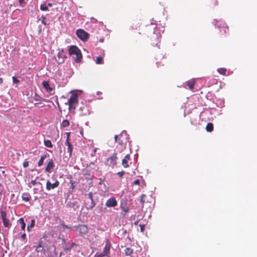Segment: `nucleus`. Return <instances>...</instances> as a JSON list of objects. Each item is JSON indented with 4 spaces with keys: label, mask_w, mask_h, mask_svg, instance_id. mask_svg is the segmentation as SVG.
Here are the masks:
<instances>
[{
    "label": "nucleus",
    "mask_w": 257,
    "mask_h": 257,
    "mask_svg": "<svg viewBox=\"0 0 257 257\" xmlns=\"http://www.w3.org/2000/svg\"><path fill=\"white\" fill-rule=\"evenodd\" d=\"M95 206L94 200H90L85 202V207L87 210L92 209Z\"/></svg>",
    "instance_id": "dca6fc26"
},
{
    "label": "nucleus",
    "mask_w": 257,
    "mask_h": 257,
    "mask_svg": "<svg viewBox=\"0 0 257 257\" xmlns=\"http://www.w3.org/2000/svg\"><path fill=\"white\" fill-rule=\"evenodd\" d=\"M41 19H42V21H41L42 23L44 25H46L47 23L45 21V20L46 19V17L44 15H43L41 17Z\"/></svg>",
    "instance_id": "58836bf2"
},
{
    "label": "nucleus",
    "mask_w": 257,
    "mask_h": 257,
    "mask_svg": "<svg viewBox=\"0 0 257 257\" xmlns=\"http://www.w3.org/2000/svg\"><path fill=\"white\" fill-rule=\"evenodd\" d=\"M117 155L113 153L110 157L107 159L106 165L110 167H114L116 164Z\"/></svg>",
    "instance_id": "39448f33"
},
{
    "label": "nucleus",
    "mask_w": 257,
    "mask_h": 257,
    "mask_svg": "<svg viewBox=\"0 0 257 257\" xmlns=\"http://www.w3.org/2000/svg\"><path fill=\"white\" fill-rule=\"evenodd\" d=\"M110 247L111 244L110 243L108 240H107L106 241L105 246L103 248L102 252L99 254L98 255H100V257L107 256L110 253Z\"/></svg>",
    "instance_id": "423d86ee"
},
{
    "label": "nucleus",
    "mask_w": 257,
    "mask_h": 257,
    "mask_svg": "<svg viewBox=\"0 0 257 257\" xmlns=\"http://www.w3.org/2000/svg\"><path fill=\"white\" fill-rule=\"evenodd\" d=\"M22 198L24 201L26 202H28L31 200V196L30 194L28 193H24L22 194Z\"/></svg>",
    "instance_id": "f3484780"
},
{
    "label": "nucleus",
    "mask_w": 257,
    "mask_h": 257,
    "mask_svg": "<svg viewBox=\"0 0 257 257\" xmlns=\"http://www.w3.org/2000/svg\"><path fill=\"white\" fill-rule=\"evenodd\" d=\"M69 121L67 119H64L63 120L61 125L63 127H67L69 125Z\"/></svg>",
    "instance_id": "cd10ccee"
},
{
    "label": "nucleus",
    "mask_w": 257,
    "mask_h": 257,
    "mask_svg": "<svg viewBox=\"0 0 257 257\" xmlns=\"http://www.w3.org/2000/svg\"><path fill=\"white\" fill-rule=\"evenodd\" d=\"M132 29H134V27H132Z\"/></svg>",
    "instance_id": "603ef678"
},
{
    "label": "nucleus",
    "mask_w": 257,
    "mask_h": 257,
    "mask_svg": "<svg viewBox=\"0 0 257 257\" xmlns=\"http://www.w3.org/2000/svg\"><path fill=\"white\" fill-rule=\"evenodd\" d=\"M40 10L43 11H46L48 10V8L46 4H42L40 6Z\"/></svg>",
    "instance_id": "72a5a7b5"
},
{
    "label": "nucleus",
    "mask_w": 257,
    "mask_h": 257,
    "mask_svg": "<svg viewBox=\"0 0 257 257\" xmlns=\"http://www.w3.org/2000/svg\"><path fill=\"white\" fill-rule=\"evenodd\" d=\"M139 221H140L139 220H136V221L134 222V224H135V225H138V223H139Z\"/></svg>",
    "instance_id": "de8ad7c7"
},
{
    "label": "nucleus",
    "mask_w": 257,
    "mask_h": 257,
    "mask_svg": "<svg viewBox=\"0 0 257 257\" xmlns=\"http://www.w3.org/2000/svg\"><path fill=\"white\" fill-rule=\"evenodd\" d=\"M66 145L68 146L67 152L68 153H69V156H71L73 150V146L69 141V135H68L67 137V139L66 141Z\"/></svg>",
    "instance_id": "ddd939ff"
},
{
    "label": "nucleus",
    "mask_w": 257,
    "mask_h": 257,
    "mask_svg": "<svg viewBox=\"0 0 257 257\" xmlns=\"http://www.w3.org/2000/svg\"><path fill=\"white\" fill-rule=\"evenodd\" d=\"M29 162L28 161H25L24 163H23V167L24 168H27V167H28L29 166Z\"/></svg>",
    "instance_id": "a18cd8bd"
},
{
    "label": "nucleus",
    "mask_w": 257,
    "mask_h": 257,
    "mask_svg": "<svg viewBox=\"0 0 257 257\" xmlns=\"http://www.w3.org/2000/svg\"><path fill=\"white\" fill-rule=\"evenodd\" d=\"M28 0H19V3L20 6L22 7H24L27 4V2Z\"/></svg>",
    "instance_id": "473e14b6"
},
{
    "label": "nucleus",
    "mask_w": 257,
    "mask_h": 257,
    "mask_svg": "<svg viewBox=\"0 0 257 257\" xmlns=\"http://www.w3.org/2000/svg\"><path fill=\"white\" fill-rule=\"evenodd\" d=\"M222 30L223 31L224 33H227L229 30L228 26L226 25L225 26V24H223V26L222 27V30H221L220 31L221 32Z\"/></svg>",
    "instance_id": "c9c22d12"
},
{
    "label": "nucleus",
    "mask_w": 257,
    "mask_h": 257,
    "mask_svg": "<svg viewBox=\"0 0 257 257\" xmlns=\"http://www.w3.org/2000/svg\"><path fill=\"white\" fill-rule=\"evenodd\" d=\"M54 167V164L53 160L51 159L49 160V162L47 165L46 167L45 168V171L48 173H51L52 172V170Z\"/></svg>",
    "instance_id": "f8f14e48"
},
{
    "label": "nucleus",
    "mask_w": 257,
    "mask_h": 257,
    "mask_svg": "<svg viewBox=\"0 0 257 257\" xmlns=\"http://www.w3.org/2000/svg\"><path fill=\"white\" fill-rule=\"evenodd\" d=\"M75 243H71L69 246H66L65 247H64V250H63V252H64V253H69V251L71 250V249L75 245Z\"/></svg>",
    "instance_id": "aec40b11"
},
{
    "label": "nucleus",
    "mask_w": 257,
    "mask_h": 257,
    "mask_svg": "<svg viewBox=\"0 0 257 257\" xmlns=\"http://www.w3.org/2000/svg\"><path fill=\"white\" fill-rule=\"evenodd\" d=\"M31 183L33 186H35V185H36L37 184L39 183V182H37V181H36V180H32V181H31Z\"/></svg>",
    "instance_id": "c03bdc74"
},
{
    "label": "nucleus",
    "mask_w": 257,
    "mask_h": 257,
    "mask_svg": "<svg viewBox=\"0 0 257 257\" xmlns=\"http://www.w3.org/2000/svg\"><path fill=\"white\" fill-rule=\"evenodd\" d=\"M95 62L97 64H102L103 63V57L102 56L97 57Z\"/></svg>",
    "instance_id": "c85d7f7f"
},
{
    "label": "nucleus",
    "mask_w": 257,
    "mask_h": 257,
    "mask_svg": "<svg viewBox=\"0 0 257 257\" xmlns=\"http://www.w3.org/2000/svg\"><path fill=\"white\" fill-rule=\"evenodd\" d=\"M58 57V60L57 63L59 64L63 63L65 59L67 58L66 55L64 53V50L63 49H61L60 51H59L57 54Z\"/></svg>",
    "instance_id": "6e6552de"
},
{
    "label": "nucleus",
    "mask_w": 257,
    "mask_h": 257,
    "mask_svg": "<svg viewBox=\"0 0 257 257\" xmlns=\"http://www.w3.org/2000/svg\"><path fill=\"white\" fill-rule=\"evenodd\" d=\"M114 140L115 142H118L119 144L121 145L123 144V141L118 138V136L115 135L114 137Z\"/></svg>",
    "instance_id": "2f4dec72"
},
{
    "label": "nucleus",
    "mask_w": 257,
    "mask_h": 257,
    "mask_svg": "<svg viewBox=\"0 0 257 257\" xmlns=\"http://www.w3.org/2000/svg\"><path fill=\"white\" fill-rule=\"evenodd\" d=\"M88 198L90 200H94L93 199L92 196V193L91 192H89L88 194Z\"/></svg>",
    "instance_id": "79ce46f5"
},
{
    "label": "nucleus",
    "mask_w": 257,
    "mask_h": 257,
    "mask_svg": "<svg viewBox=\"0 0 257 257\" xmlns=\"http://www.w3.org/2000/svg\"><path fill=\"white\" fill-rule=\"evenodd\" d=\"M42 85L43 88L46 90V91L48 93H51L53 89L50 86L49 83L48 81H44L42 82Z\"/></svg>",
    "instance_id": "4468645a"
},
{
    "label": "nucleus",
    "mask_w": 257,
    "mask_h": 257,
    "mask_svg": "<svg viewBox=\"0 0 257 257\" xmlns=\"http://www.w3.org/2000/svg\"><path fill=\"white\" fill-rule=\"evenodd\" d=\"M117 205V202L114 197L109 198L105 203V206L108 207H114Z\"/></svg>",
    "instance_id": "0eeeda50"
},
{
    "label": "nucleus",
    "mask_w": 257,
    "mask_h": 257,
    "mask_svg": "<svg viewBox=\"0 0 257 257\" xmlns=\"http://www.w3.org/2000/svg\"><path fill=\"white\" fill-rule=\"evenodd\" d=\"M1 186V184H0V186Z\"/></svg>",
    "instance_id": "864d4df0"
},
{
    "label": "nucleus",
    "mask_w": 257,
    "mask_h": 257,
    "mask_svg": "<svg viewBox=\"0 0 257 257\" xmlns=\"http://www.w3.org/2000/svg\"><path fill=\"white\" fill-rule=\"evenodd\" d=\"M44 144L47 147L51 148L53 147V145L50 140H45Z\"/></svg>",
    "instance_id": "bb28decb"
},
{
    "label": "nucleus",
    "mask_w": 257,
    "mask_h": 257,
    "mask_svg": "<svg viewBox=\"0 0 257 257\" xmlns=\"http://www.w3.org/2000/svg\"><path fill=\"white\" fill-rule=\"evenodd\" d=\"M124 172L122 171H120V172H118L117 173V175L120 177H122L124 174Z\"/></svg>",
    "instance_id": "37998d69"
},
{
    "label": "nucleus",
    "mask_w": 257,
    "mask_h": 257,
    "mask_svg": "<svg viewBox=\"0 0 257 257\" xmlns=\"http://www.w3.org/2000/svg\"><path fill=\"white\" fill-rule=\"evenodd\" d=\"M76 34L77 36L83 41H86L89 37V34L83 29L77 30Z\"/></svg>",
    "instance_id": "7ed1b4c3"
},
{
    "label": "nucleus",
    "mask_w": 257,
    "mask_h": 257,
    "mask_svg": "<svg viewBox=\"0 0 257 257\" xmlns=\"http://www.w3.org/2000/svg\"><path fill=\"white\" fill-rule=\"evenodd\" d=\"M124 251L125 255L131 256L134 252V250L131 247H126Z\"/></svg>",
    "instance_id": "412c9836"
},
{
    "label": "nucleus",
    "mask_w": 257,
    "mask_h": 257,
    "mask_svg": "<svg viewBox=\"0 0 257 257\" xmlns=\"http://www.w3.org/2000/svg\"><path fill=\"white\" fill-rule=\"evenodd\" d=\"M59 185V182L56 180L54 183L52 184L49 181L46 182V189L48 191L57 188Z\"/></svg>",
    "instance_id": "1a4fd4ad"
},
{
    "label": "nucleus",
    "mask_w": 257,
    "mask_h": 257,
    "mask_svg": "<svg viewBox=\"0 0 257 257\" xmlns=\"http://www.w3.org/2000/svg\"><path fill=\"white\" fill-rule=\"evenodd\" d=\"M69 54L72 56L73 60L77 63H79L82 58L80 50L76 46L72 45L69 48Z\"/></svg>",
    "instance_id": "f257e3e1"
},
{
    "label": "nucleus",
    "mask_w": 257,
    "mask_h": 257,
    "mask_svg": "<svg viewBox=\"0 0 257 257\" xmlns=\"http://www.w3.org/2000/svg\"><path fill=\"white\" fill-rule=\"evenodd\" d=\"M195 83V80L194 79H191L187 81V86L190 90H192L194 88V86Z\"/></svg>",
    "instance_id": "6ab92c4d"
},
{
    "label": "nucleus",
    "mask_w": 257,
    "mask_h": 257,
    "mask_svg": "<svg viewBox=\"0 0 257 257\" xmlns=\"http://www.w3.org/2000/svg\"><path fill=\"white\" fill-rule=\"evenodd\" d=\"M59 257H70V254L64 252H61Z\"/></svg>",
    "instance_id": "4c0bfd02"
},
{
    "label": "nucleus",
    "mask_w": 257,
    "mask_h": 257,
    "mask_svg": "<svg viewBox=\"0 0 257 257\" xmlns=\"http://www.w3.org/2000/svg\"><path fill=\"white\" fill-rule=\"evenodd\" d=\"M47 6L48 7V8L51 7L52 6V4L51 3H49Z\"/></svg>",
    "instance_id": "09e8293b"
},
{
    "label": "nucleus",
    "mask_w": 257,
    "mask_h": 257,
    "mask_svg": "<svg viewBox=\"0 0 257 257\" xmlns=\"http://www.w3.org/2000/svg\"><path fill=\"white\" fill-rule=\"evenodd\" d=\"M78 95L76 93H72L68 99L69 108L75 109L78 104Z\"/></svg>",
    "instance_id": "f03ea898"
},
{
    "label": "nucleus",
    "mask_w": 257,
    "mask_h": 257,
    "mask_svg": "<svg viewBox=\"0 0 257 257\" xmlns=\"http://www.w3.org/2000/svg\"><path fill=\"white\" fill-rule=\"evenodd\" d=\"M206 130L208 132H211L213 130V124L211 122L208 123L206 126Z\"/></svg>",
    "instance_id": "5701e85b"
},
{
    "label": "nucleus",
    "mask_w": 257,
    "mask_h": 257,
    "mask_svg": "<svg viewBox=\"0 0 257 257\" xmlns=\"http://www.w3.org/2000/svg\"><path fill=\"white\" fill-rule=\"evenodd\" d=\"M132 185L133 186H134V185H137L138 186L137 188H136V191H140L141 189V185L140 184V181L139 179H137L136 180H135L133 183H132Z\"/></svg>",
    "instance_id": "a211bd4d"
},
{
    "label": "nucleus",
    "mask_w": 257,
    "mask_h": 257,
    "mask_svg": "<svg viewBox=\"0 0 257 257\" xmlns=\"http://www.w3.org/2000/svg\"><path fill=\"white\" fill-rule=\"evenodd\" d=\"M141 202L142 203V208H144L145 206L147 207L148 205L150 206L151 202H149L146 195L143 194L142 195Z\"/></svg>",
    "instance_id": "9b49d317"
},
{
    "label": "nucleus",
    "mask_w": 257,
    "mask_h": 257,
    "mask_svg": "<svg viewBox=\"0 0 257 257\" xmlns=\"http://www.w3.org/2000/svg\"><path fill=\"white\" fill-rule=\"evenodd\" d=\"M34 225H35V220H32L31 224L27 226V230L28 231H30L31 228L33 227L34 226Z\"/></svg>",
    "instance_id": "f704fd0d"
},
{
    "label": "nucleus",
    "mask_w": 257,
    "mask_h": 257,
    "mask_svg": "<svg viewBox=\"0 0 257 257\" xmlns=\"http://www.w3.org/2000/svg\"><path fill=\"white\" fill-rule=\"evenodd\" d=\"M46 158V155H44L43 156H41L40 160L38 162V165L39 167H40L43 164V162H44V160H45V159Z\"/></svg>",
    "instance_id": "393cba45"
},
{
    "label": "nucleus",
    "mask_w": 257,
    "mask_h": 257,
    "mask_svg": "<svg viewBox=\"0 0 257 257\" xmlns=\"http://www.w3.org/2000/svg\"><path fill=\"white\" fill-rule=\"evenodd\" d=\"M26 238V234L25 233H23L21 236V238L22 240H24Z\"/></svg>",
    "instance_id": "49530a36"
},
{
    "label": "nucleus",
    "mask_w": 257,
    "mask_h": 257,
    "mask_svg": "<svg viewBox=\"0 0 257 257\" xmlns=\"http://www.w3.org/2000/svg\"><path fill=\"white\" fill-rule=\"evenodd\" d=\"M121 209L124 211L125 213L127 212L128 211V207L127 206H120Z\"/></svg>",
    "instance_id": "ea45409f"
},
{
    "label": "nucleus",
    "mask_w": 257,
    "mask_h": 257,
    "mask_svg": "<svg viewBox=\"0 0 257 257\" xmlns=\"http://www.w3.org/2000/svg\"><path fill=\"white\" fill-rule=\"evenodd\" d=\"M139 226H140V230H141V231L142 232H144V230H145V224H140L139 225Z\"/></svg>",
    "instance_id": "a19ab883"
},
{
    "label": "nucleus",
    "mask_w": 257,
    "mask_h": 257,
    "mask_svg": "<svg viewBox=\"0 0 257 257\" xmlns=\"http://www.w3.org/2000/svg\"><path fill=\"white\" fill-rule=\"evenodd\" d=\"M43 249V246L42 245V241H40L39 244L36 246L35 250L39 252L42 251Z\"/></svg>",
    "instance_id": "4be33fe9"
},
{
    "label": "nucleus",
    "mask_w": 257,
    "mask_h": 257,
    "mask_svg": "<svg viewBox=\"0 0 257 257\" xmlns=\"http://www.w3.org/2000/svg\"><path fill=\"white\" fill-rule=\"evenodd\" d=\"M12 79L14 83L18 84L20 82V80L18 79L15 76H13Z\"/></svg>",
    "instance_id": "e433bc0d"
},
{
    "label": "nucleus",
    "mask_w": 257,
    "mask_h": 257,
    "mask_svg": "<svg viewBox=\"0 0 257 257\" xmlns=\"http://www.w3.org/2000/svg\"><path fill=\"white\" fill-rule=\"evenodd\" d=\"M76 229L81 234H85L88 231V227L85 225H78Z\"/></svg>",
    "instance_id": "9d476101"
},
{
    "label": "nucleus",
    "mask_w": 257,
    "mask_h": 257,
    "mask_svg": "<svg viewBox=\"0 0 257 257\" xmlns=\"http://www.w3.org/2000/svg\"><path fill=\"white\" fill-rule=\"evenodd\" d=\"M43 99L42 97H41L40 96H38V95L36 96L35 97V98H34V100H35V101H38V102L41 101V100H43ZM39 103H40V102L35 103L34 105H35V106H37V105L38 104H39Z\"/></svg>",
    "instance_id": "c756f323"
},
{
    "label": "nucleus",
    "mask_w": 257,
    "mask_h": 257,
    "mask_svg": "<svg viewBox=\"0 0 257 257\" xmlns=\"http://www.w3.org/2000/svg\"><path fill=\"white\" fill-rule=\"evenodd\" d=\"M217 72L221 75H225L226 69L225 68H220L217 69Z\"/></svg>",
    "instance_id": "a878e982"
},
{
    "label": "nucleus",
    "mask_w": 257,
    "mask_h": 257,
    "mask_svg": "<svg viewBox=\"0 0 257 257\" xmlns=\"http://www.w3.org/2000/svg\"><path fill=\"white\" fill-rule=\"evenodd\" d=\"M0 214L3 220V222L4 223V226L5 227L10 228L12 224L10 222V220L7 218L6 212L3 210H1Z\"/></svg>",
    "instance_id": "20e7f679"
},
{
    "label": "nucleus",
    "mask_w": 257,
    "mask_h": 257,
    "mask_svg": "<svg viewBox=\"0 0 257 257\" xmlns=\"http://www.w3.org/2000/svg\"><path fill=\"white\" fill-rule=\"evenodd\" d=\"M70 183L71 184V188L73 190L74 188L75 187L77 182L76 181H75L73 180H70Z\"/></svg>",
    "instance_id": "7c9ffc66"
},
{
    "label": "nucleus",
    "mask_w": 257,
    "mask_h": 257,
    "mask_svg": "<svg viewBox=\"0 0 257 257\" xmlns=\"http://www.w3.org/2000/svg\"><path fill=\"white\" fill-rule=\"evenodd\" d=\"M3 192L2 190H0V196L3 194Z\"/></svg>",
    "instance_id": "3c124183"
},
{
    "label": "nucleus",
    "mask_w": 257,
    "mask_h": 257,
    "mask_svg": "<svg viewBox=\"0 0 257 257\" xmlns=\"http://www.w3.org/2000/svg\"><path fill=\"white\" fill-rule=\"evenodd\" d=\"M3 82V80L2 78H0V83L2 84Z\"/></svg>",
    "instance_id": "8fccbe9b"
},
{
    "label": "nucleus",
    "mask_w": 257,
    "mask_h": 257,
    "mask_svg": "<svg viewBox=\"0 0 257 257\" xmlns=\"http://www.w3.org/2000/svg\"><path fill=\"white\" fill-rule=\"evenodd\" d=\"M19 222L21 225V228L23 230H25L26 228V223H25L24 219L23 218H20Z\"/></svg>",
    "instance_id": "b1692460"
},
{
    "label": "nucleus",
    "mask_w": 257,
    "mask_h": 257,
    "mask_svg": "<svg viewBox=\"0 0 257 257\" xmlns=\"http://www.w3.org/2000/svg\"><path fill=\"white\" fill-rule=\"evenodd\" d=\"M130 160V156L129 155H126L125 156L124 158L122 160V165L124 168H128L129 167V165L128 164V161Z\"/></svg>",
    "instance_id": "2eb2a0df"
}]
</instances>
